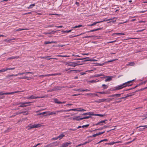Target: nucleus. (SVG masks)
<instances>
[{
    "mask_svg": "<svg viewBox=\"0 0 147 147\" xmlns=\"http://www.w3.org/2000/svg\"><path fill=\"white\" fill-rule=\"evenodd\" d=\"M134 80H133L132 81H128L126 82L123 83L122 85L116 86L114 87V90H120L126 86H131L132 84H129L132 82V81H133Z\"/></svg>",
    "mask_w": 147,
    "mask_h": 147,
    "instance_id": "obj_1",
    "label": "nucleus"
},
{
    "mask_svg": "<svg viewBox=\"0 0 147 147\" xmlns=\"http://www.w3.org/2000/svg\"><path fill=\"white\" fill-rule=\"evenodd\" d=\"M79 62V61H77L76 62H65V63L66 65L75 67L76 66L82 65V64L78 63Z\"/></svg>",
    "mask_w": 147,
    "mask_h": 147,
    "instance_id": "obj_2",
    "label": "nucleus"
},
{
    "mask_svg": "<svg viewBox=\"0 0 147 147\" xmlns=\"http://www.w3.org/2000/svg\"><path fill=\"white\" fill-rule=\"evenodd\" d=\"M80 109L79 108H76V109H70L69 110H62L60 111H56L57 113H58L60 112H68L70 111H80Z\"/></svg>",
    "mask_w": 147,
    "mask_h": 147,
    "instance_id": "obj_3",
    "label": "nucleus"
},
{
    "mask_svg": "<svg viewBox=\"0 0 147 147\" xmlns=\"http://www.w3.org/2000/svg\"><path fill=\"white\" fill-rule=\"evenodd\" d=\"M32 102H21L19 103V104H21V105L19 106V107H26L27 106V105H26V104H29L32 103Z\"/></svg>",
    "mask_w": 147,
    "mask_h": 147,
    "instance_id": "obj_4",
    "label": "nucleus"
},
{
    "mask_svg": "<svg viewBox=\"0 0 147 147\" xmlns=\"http://www.w3.org/2000/svg\"><path fill=\"white\" fill-rule=\"evenodd\" d=\"M24 92V91H15V92H5V93H3V95H8V94H14L15 93H16L23 92Z\"/></svg>",
    "mask_w": 147,
    "mask_h": 147,
    "instance_id": "obj_5",
    "label": "nucleus"
},
{
    "mask_svg": "<svg viewBox=\"0 0 147 147\" xmlns=\"http://www.w3.org/2000/svg\"><path fill=\"white\" fill-rule=\"evenodd\" d=\"M110 20V19H109V20H102V21H98V22H94L93 23V24H89V25H87V26H94V25H95L97 23H101V22H103L104 21H109V20Z\"/></svg>",
    "mask_w": 147,
    "mask_h": 147,
    "instance_id": "obj_6",
    "label": "nucleus"
},
{
    "mask_svg": "<svg viewBox=\"0 0 147 147\" xmlns=\"http://www.w3.org/2000/svg\"><path fill=\"white\" fill-rule=\"evenodd\" d=\"M30 125L31 126V128H32V129L34 128H37L41 126L40 124H34L33 125H31V124Z\"/></svg>",
    "mask_w": 147,
    "mask_h": 147,
    "instance_id": "obj_7",
    "label": "nucleus"
},
{
    "mask_svg": "<svg viewBox=\"0 0 147 147\" xmlns=\"http://www.w3.org/2000/svg\"><path fill=\"white\" fill-rule=\"evenodd\" d=\"M72 144L71 142H69L64 143L62 144V147H67L69 145H70Z\"/></svg>",
    "mask_w": 147,
    "mask_h": 147,
    "instance_id": "obj_8",
    "label": "nucleus"
},
{
    "mask_svg": "<svg viewBox=\"0 0 147 147\" xmlns=\"http://www.w3.org/2000/svg\"><path fill=\"white\" fill-rule=\"evenodd\" d=\"M72 119L74 120H76L77 121H79L82 120L81 118H80V116H76L72 118Z\"/></svg>",
    "mask_w": 147,
    "mask_h": 147,
    "instance_id": "obj_9",
    "label": "nucleus"
},
{
    "mask_svg": "<svg viewBox=\"0 0 147 147\" xmlns=\"http://www.w3.org/2000/svg\"><path fill=\"white\" fill-rule=\"evenodd\" d=\"M45 96H43L41 97H39L38 96H34L33 95H32L30 96V99H36V98H43L44 97H45Z\"/></svg>",
    "mask_w": 147,
    "mask_h": 147,
    "instance_id": "obj_10",
    "label": "nucleus"
},
{
    "mask_svg": "<svg viewBox=\"0 0 147 147\" xmlns=\"http://www.w3.org/2000/svg\"><path fill=\"white\" fill-rule=\"evenodd\" d=\"M105 101V99H99L98 100L95 101V102L98 103L103 102Z\"/></svg>",
    "mask_w": 147,
    "mask_h": 147,
    "instance_id": "obj_11",
    "label": "nucleus"
},
{
    "mask_svg": "<svg viewBox=\"0 0 147 147\" xmlns=\"http://www.w3.org/2000/svg\"><path fill=\"white\" fill-rule=\"evenodd\" d=\"M101 29H102V28H98L96 29L91 30H90L88 31L87 32H94V31H97L98 30H101Z\"/></svg>",
    "mask_w": 147,
    "mask_h": 147,
    "instance_id": "obj_12",
    "label": "nucleus"
},
{
    "mask_svg": "<svg viewBox=\"0 0 147 147\" xmlns=\"http://www.w3.org/2000/svg\"><path fill=\"white\" fill-rule=\"evenodd\" d=\"M64 136L65 135L63 134V133H62L61 134L58 136V138L59 139V140H61L62 139Z\"/></svg>",
    "mask_w": 147,
    "mask_h": 147,
    "instance_id": "obj_13",
    "label": "nucleus"
},
{
    "mask_svg": "<svg viewBox=\"0 0 147 147\" xmlns=\"http://www.w3.org/2000/svg\"><path fill=\"white\" fill-rule=\"evenodd\" d=\"M19 58V56H12L11 57L8 58L7 59L9 60L10 59H18Z\"/></svg>",
    "mask_w": 147,
    "mask_h": 147,
    "instance_id": "obj_14",
    "label": "nucleus"
},
{
    "mask_svg": "<svg viewBox=\"0 0 147 147\" xmlns=\"http://www.w3.org/2000/svg\"><path fill=\"white\" fill-rule=\"evenodd\" d=\"M48 114L47 115H52L53 114L55 115L56 114V112H48Z\"/></svg>",
    "mask_w": 147,
    "mask_h": 147,
    "instance_id": "obj_15",
    "label": "nucleus"
},
{
    "mask_svg": "<svg viewBox=\"0 0 147 147\" xmlns=\"http://www.w3.org/2000/svg\"><path fill=\"white\" fill-rule=\"evenodd\" d=\"M114 35H117L119 36L123 35L125 34L123 32L121 33H116L113 34Z\"/></svg>",
    "mask_w": 147,
    "mask_h": 147,
    "instance_id": "obj_16",
    "label": "nucleus"
},
{
    "mask_svg": "<svg viewBox=\"0 0 147 147\" xmlns=\"http://www.w3.org/2000/svg\"><path fill=\"white\" fill-rule=\"evenodd\" d=\"M135 63L134 62H131L129 63H128L127 64V66H134L135 65Z\"/></svg>",
    "mask_w": 147,
    "mask_h": 147,
    "instance_id": "obj_17",
    "label": "nucleus"
},
{
    "mask_svg": "<svg viewBox=\"0 0 147 147\" xmlns=\"http://www.w3.org/2000/svg\"><path fill=\"white\" fill-rule=\"evenodd\" d=\"M53 146V143H51L50 144H47L44 147H51Z\"/></svg>",
    "mask_w": 147,
    "mask_h": 147,
    "instance_id": "obj_18",
    "label": "nucleus"
},
{
    "mask_svg": "<svg viewBox=\"0 0 147 147\" xmlns=\"http://www.w3.org/2000/svg\"><path fill=\"white\" fill-rule=\"evenodd\" d=\"M57 74H50L46 75V76H54L58 75Z\"/></svg>",
    "mask_w": 147,
    "mask_h": 147,
    "instance_id": "obj_19",
    "label": "nucleus"
},
{
    "mask_svg": "<svg viewBox=\"0 0 147 147\" xmlns=\"http://www.w3.org/2000/svg\"><path fill=\"white\" fill-rule=\"evenodd\" d=\"M54 102L56 103L60 104L61 103V101H59L58 99H57L56 98L54 100Z\"/></svg>",
    "mask_w": 147,
    "mask_h": 147,
    "instance_id": "obj_20",
    "label": "nucleus"
},
{
    "mask_svg": "<svg viewBox=\"0 0 147 147\" xmlns=\"http://www.w3.org/2000/svg\"><path fill=\"white\" fill-rule=\"evenodd\" d=\"M112 80V78L111 77L108 76V77L105 80V82L109 81Z\"/></svg>",
    "mask_w": 147,
    "mask_h": 147,
    "instance_id": "obj_21",
    "label": "nucleus"
},
{
    "mask_svg": "<svg viewBox=\"0 0 147 147\" xmlns=\"http://www.w3.org/2000/svg\"><path fill=\"white\" fill-rule=\"evenodd\" d=\"M102 86L104 88V89H107L108 87V86L107 85H105V84H102Z\"/></svg>",
    "mask_w": 147,
    "mask_h": 147,
    "instance_id": "obj_22",
    "label": "nucleus"
},
{
    "mask_svg": "<svg viewBox=\"0 0 147 147\" xmlns=\"http://www.w3.org/2000/svg\"><path fill=\"white\" fill-rule=\"evenodd\" d=\"M92 115L91 114V113L90 112H88V113H84L82 114V115Z\"/></svg>",
    "mask_w": 147,
    "mask_h": 147,
    "instance_id": "obj_23",
    "label": "nucleus"
},
{
    "mask_svg": "<svg viewBox=\"0 0 147 147\" xmlns=\"http://www.w3.org/2000/svg\"><path fill=\"white\" fill-rule=\"evenodd\" d=\"M22 113L24 115H27L28 114V111H22Z\"/></svg>",
    "mask_w": 147,
    "mask_h": 147,
    "instance_id": "obj_24",
    "label": "nucleus"
},
{
    "mask_svg": "<svg viewBox=\"0 0 147 147\" xmlns=\"http://www.w3.org/2000/svg\"><path fill=\"white\" fill-rule=\"evenodd\" d=\"M35 4H32L30 5L29 7H28V9H30L31 8H32L34 6H35Z\"/></svg>",
    "mask_w": 147,
    "mask_h": 147,
    "instance_id": "obj_25",
    "label": "nucleus"
},
{
    "mask_svg": "<svg viewBox=\"0 0 147 147\" xmlns=\"http://www.w3.org/2000/svg\"><path fill=\"white\" fill-rule=\"evenodd\" d=\"M104 76V75L103 74H97L95 75L94 76V77H100V76Z\"/></svg>",
    "mask_w": 147,
    "mask_h": 147,
    "instance_id": "obj_26",
    "label": "nucleus"
},
{
    "mask_svg": "<svg viewBox=\"0 0 147 147\" xmlns=\"http://www.w3.org/2000/svg\"><path fill=\"white\" fill-rule=\"evenodd\" d=\"M105 101L109 102L113 100V98H107V99H105Z\"/></svg>",
    "mask_w": 147,
    "mask_h": 147,
    "instance_id": "obj_27",
    "label": "nucleus"
},
{
    "mask_svg": "<svg viewBox=\"0 0 147 147\" xmlns=\"http://www.w3.org/2000/svg\"><path fill=\"white\" fill-rule=\"evenodd\" d=\"M101 121L98 122L97 123L95 124V125H103V124L102 123H101Z\"/></svg>",
    "mask_w": 147,
    "mask_h": 147,
    "instance_id": "obj_28",
    "label": "nucleus"
},
{
    "mask_svg": "<svg viewBox=\"0 0 147 147\" xmlns=\"http://www.w3.org/2000/svg\"><path fill=\"white\" fill-rule=\"evenodd\" d=\"M96 93H99V94H107V92H104V91L101 92H96Z\"/></svg>",
    "mask_w": 147,
    "mask_h": 147,
    "instance_id": "obj_29",
    "label": "nucleus"
},
{
    "mask_svg": "<svg viewBox=\"0 0 147 147\" xmlns=\"http://www.w3.org/2000/svg\"><path fill=\"white\" fill-rule=\"evenodd\" d=\"M99 81V80H91L89 81V82L90 83H94V82H98Z\"/></svg>",
    "mask_w": 147,
    "mask_h": 147,
    "instance_id": "obj_30",
    "label": "nucleus"
},
{
    "mask_svg": "<svg viewBox=\"0 0 147 147\" xmlns=\"http://www.w3.org/2000/svg\"><path fill=\"white\" fill-rule=\"evenodd\" d=\"M122 94H115V97H118L121 96Z\"/></svg>",
    "mask_w": 147,
    "mask_h": 147,
    "instance_id": "obj_31",
    "label": "nucleus"
},
{
    "mask_svg": "<svg viewBox=\"0 0 147 147\" xmlns=\"http://www.w3.org/2000/svg\"><path fill=\"white\" fill-rule=\"evenodd\" d=\"M108 141V140L107 139H103V140H100L99 142H98L97 143V144L100 143L102 142H103V141Z\"/></svg>",
    "mask_w": 147,
    "mask_h": 147,
    "instance_id": "obj_32",
    "label": "nucleus"
},
{
    "mask_svg": "<svg viewBox=\"0 0 147 147\" xmlns=\"http://www.w3.org/2000/svg\"><path fill=\"white\" fill-rule=\"evenodd\" d=\"M115 143V142H112L110 143H106L105 144L108 145H113Z\"/></svg>",
    "mask_w": 147,
    "mask_h": 147,
    "instance_id": "obj_33",
    "label": "nucleus"
},
{
    "mask_svg": "<svg viewBox=\"0 0 147 147\" xmlns=\"http://www.w3.org/2000/svg\"><path fill=\"white\" fill-rule=\"evenodd\" d=\"M48 113V112H42V113H39V114H38L37 115H44V114H46V113Z\"/></svg>",
    "mask_w": 147,
    "mask_h": 147,
    "instance_id": "obj_34",
    "label": "nucleus"
},
{
    "mask_svg": "<svg viewBox=\"0 0 147 147\" xmlns=\"http://www.w3.org/2000/svg\"><path fill=\"white\" fill-rule=\"evenodd\" d=\"M73 71H75L76 73L79 72L80 71L79 70H71L69 71L68 72V73H70L71 72H72Z\"/></svg>",
    "mask_w": 147,
    "mask_h": 147,
    "instance_id": "obj_35",
    "label": "nucleus"
},
{
    "mask_svg": "<svg viewBox=\"0 0 147 147\" xmlns=\"http://www.w3.org/2000/svg\"><path fill=\"white\" fill-rule=\"evenodd\" d=\"M90 117H91L90 116H86L82 118H81V119H82V120L83 119H88L90 118Z\"/></svg>",
    "mask_w": 147,
    "mask_h": 147,
    "instance_id": "obj_36",
    "label": "nucleus"
},
{
    "mask_svg": "<svg viewBox=\"0 0 147 147\" xmlns=\"http://www.w3.org/2000/svg\"><path fill=\"white\" fill-rule=\"evenodd\" d=\"M96 116H100V117H103L105 116H106V115L104 114V115H102V114H97L95 115Z\"/></svg>",
    "mask_w": 147,
    "mask_h": 147,
    "instance_id": "obj_37",
    "label": "nucleus"
},
{
    "mask_svg": "<svg viewBox=\"0 0 147 147\" xmlns=\"http://www.w3.org/2000/svg\"><path fill=\"white\" fill-rule=\"evenodd\" d=\"M26 29H22V28H19V29H16V31H18L23 30H26Z\"/></svg>",
    "mask_w": 147,
    "mask_h": 147,
    "instance_id": "obj_38",
    "label": "nucleus"
},
{
    "mask_svg": "<svg viewBox=\"0 0 147 147\" xmlns=\"http://www.w3.org/2000/svg\"><path fill=\"white\" fill-rule=\"evenodd\" d=\"M71 30H66V31H62V32H63V33H66V32L69 33V32H71Z\"/></svg>",
    "mask_w": 147,
    "mask_h": 147,
    "instance_id": "obj_39",
    "label": "nucleus"
},
{
    "mask_svg": "<svg viewBox=\"0 0 147 147\" xmlns=\"http://www.w3.org/2000/svg\"><path fill=\"white\" fill-rule=\"evenodd\" d=\"M61 88L60 87L57 86V87H55L54 88L55 89V90H60L61 89Z\"/></svg>",
    "mask_w": 147,
    "mask_h": 147,
    "instance_id": "obj_40",
    "label": "nucleus"
},
{
    "mask_svg": "<svg viewBox=\"0 0 147 147\" xmlns=\"http://www.w3.org/2000/svg\"><path fill=\"white\" fill-rule=\"evenodd\" d=\"M23 77V79H26L27 80H29L30 79V78L27 76H24Z\"/></svg>",
    "mask_w": 147,
    "mask_h": 147,
    "instance_id": "obj_41",
    "label": "nucleus"
},
{
    "mask_svg": "<svg viewBox=\"0 0 147 147\" xmlns=\"http://www.w3.org/2000/svg\"><path fill=\"white\" fill-rule=\"evenodd\" d=\"M6 71H7L6 68L5 69H3L0 70V73L4 72Z\"/></svg>",
    "mask_w": 147,
    "mask_h": 147,
    "instance_id": "obj_42",
    "label": "nucleus"
},
{
    "mask_svg": "<svg viewBox=\"0 0 147 147\" xmlns=\"http://www.w3.org/2000/svg\"><path fill=\"white\" fill-rule=\"evenodd\" d=\"M55 90V88H53L51 90H47V92H50L52 91H53Z\"/></svg>",
    "mask_w": 147,
    "mask_h": 147,
    "instance_id": "obj_43",
    "label": "nucleus"
},
{
    "mask_svg": "<svg viewBox=\"0 0 147 147\" xmlns=\"http://www.w3.org/2000/svg\"><path fill=\"white\" fill-rule=\"evenodd\" d=\"M107 121V120L106 119L104 120H103L102 121H101V123H102L103 124H105L106 123V122Z\"/></svg>",
    "mask_w": 147,
    "mask_h": 147,
    "instance_id": "obj_44",
    "label": "nucleus"
},
{
    "mask_svg": "<svg viewBox=\"0 0 147 147\" xmlns=\"http://www.w3.org/2000/svg\"><path fill=\"white\" fill-rule=\"evenodd\" d=\"M31 127L30 125H29L26 127V128H27L28 130H29L31 129H32V128Z\"/></svg>",
    "mask_w": 147,
    "mask_h": 147,
    "instance_id": "obj_45",
    "label": "nucleus"
},
{
    "mask_svg": "<svg viewBox=\"0 0 147 147\" xmlns=\"http://www.w3.org/2000/svg\"><path fill=\"white\" fill-rule=\"evenodd\" d=\"M105 132V131L102 132H99L98 133H97V134L98 135V136L100 135L103 134Z\"/></svg>",
    "mask_w": 147,
    "mask_h": 147,
    "instance_id": "obj_46",
    "label": "nucleus"
},
{
    "mask_svg": "<svg viewBox=\"0 0 147 147\" xmlns=\"http://www.w3.org/2000/svg\"><path fill=\"white\" fill-rule=\"evenodd\" d=\"M103 129V127H100L99 128H98V129H96L94 130V131H95V130H101Z\"/></svg>",
    "mask_w": 147,
    "mask_h": 147,
    "instance_id": "obj_47",
    "label": "nucleus"
},
{
    "mask_svg": "<svg viewBox=\"0 0 147 147\" xmlns=\"http://www.w3.org/2000/svg\"><path fill=\"white\" fill-rule=\"evenodd\" d=\"M15 69V67L10 68H7V70H13Z\"/></svg>",
    "mask_w": 147,
    "mask_h": 147,
    "instance_id": "obj_48",
    "label": "nucleus"
},
{
    "mask_svg": "<svg viewBox=\"0 0 147 147\" xmlns=\"http://www.w3.org/2000/svg\"><path fill=\"white\" fill-rule=\"evenodd\" d=\"M105 64V63H98L97 64V65L98 66H102Z\"/></svg>",
    "mask_w": 147,
    "mask_h": 147,
    "instance_id": "obj_49",
    "label": "nucleus"
},
{
    "mask_svg": "<svg viewBox=\"0 0 147 147\" xmlns=\"http://www.w3.org/2000/svg\"><path fill=\"white\" fill-rule=\"evenodd\" d=\"M89 124H87V125H82V127L83 128H84V127H88L89 126Z\"/></svg>",
    "mask_w": 147,
    "mask_h": 147,
    "instance_id": "obj_50",
    "label": "nucleus"
},
{
    "mask_svg": "<svg viewBox=\"0 0 147 147\" xmlns=\"http://www.w3.org/2000/svg\"><path fill=\"white\" fill-rule=\"evenodd\" d=\"M87 94L94 95L95 96H98V94L95 93Z\"/></svg>",
    "mask_w": 147,
    "mask_h": 147,
    "instance_id": "obj_51",
    "label": "nucleus"
},
{
    "mask_svg": "<svg viewBox=\"0 0 147 147\" xmlns=\"http://www.w3.org/2000/svg\"><path fill=\"white\" fill-rule=\"evenodd\" d=\"M90 90H88V89H86V90H81L80 91L81 92H84L85 91H90Z\"/></svg>",
    "mask_w": 147,
    "mask_h": 147,
    "instance_id": "obj_52",
    "label": "nucleus"
},
{
    "mask_svg": "<svg viewBox=\"0 0 147 147\" xmlns=\"http://www.w3.org/2000/svg\"><path fill=\"white\" fill-rule=\"evenodd\" d=\"M49 56H45V57H41V59H47V58L48 57H49Z\"/></svg>",
    "mask_w": 147,
    "mask_h": 147,
    "instance_id": "obj_53",
    "label": "nucleus"
},
{
    "mask_svg": "<svg viewBox=\"0 0 147 147\" xmlns=\"http://www.w3.org/2000/svg\"><path fill=\"white\" fill-rule=\"evenodd\" d=\"M85 61H97V60H95V59H90V60H85Z\"/></svg>",
    "mask_w": 147,
    "mask_h": 147,
    "instance_id": "obj_54",
    "label": "nucleus"
},
{
    "mask_svg": "<svg viewBox=\"0 0 147 147\" xmlns=\"http://www.w3.org/2000/svg\"><path fill=\"white\" fill-rule=\"evenodd\" d=\"M98 136V135L97 134V133H96V134H94V135H93L92 136H90V137H96V136Z\"/></svg>",
    "mask_w": 147,
    "mask_h": 147,
    "instance_id": "obj_55",
    "label": "nucleus"
},
{
    "mask_svg": "<svg viewBox=\"0 0 147 147\" xmlns=\"http://www.w3.org/2000/svg\"><path fill=\"white\" fill-rule=\"evenodd\" d=\"M45 45H47L49 44H51V42H49V41H46L45 42Z\"/></svg>",
    "mask_w": 147,
    "mask_h": 147,
    "instance_id": "obj_56",
    "label": "nucleus"
},
{
    "mask_svg": "<svg viewBox=\"0 0 147 147\" xmlns=\"http://www.w3.org/2000/svg\"><path fill=\"white\" fill-rule=\"evenodd\" d=\"M83 90L82 89H74V90H75V91H80V90Z\"/></svg>",
    "mask_w": 147,
    "mask_h": 147,
    "instance_id": "obj_57",
    "label": "nucleus"
},
{
    "mask_svg": "<svg viewBox=\"0 0 147 147\" xmlns=\"http://www.w3.org/2000/svg\"><path fill=\"white\" fill-rule=\"evenodd\" d=\"M80 109V111H86V110L84 109H82V108H79Z\"/></svg>",
    "mask_w": 147,
    "mask_h": 147,
    "instance_id": "obj_58",
    "label": "nucleus"
},
{
    "mask_svg": "<svg viewBox=\"0 0 147 147\" xmlns=\"http://www.w3.org/2000/svg\"><path fill=\"white\" fill-rule=\"evenodd\" d=\"M117 60V59H113V60H111L109 61H108L107 62L109 63V62H110L113 61H115V60Z\"/></svg>",
    "mask_w": 147,
    "mask_h": 147,
    "instance_id": "obj_59",
    "label": "nucleus"
},
{
    "mask_svg": "<svg viewBox=\"0 0 147 147\" xmlns=\"http://www.w3.org/2000/svg\"><path fill=\"white\" fill-rule=\"evenodd\" d=\"M145 127V128H143V129H144L145 128H147V125H144V126H139V127Z\"/></svg>",
    "mask_w": 147,
    "mask_h": 147,
    "instance_id": "obj_60",
    "label": "nucleus"
},
{
    "mask_svg": "<svg viewBox=\"0 0 147 147\" xmlns=\"http://www.w3.org/2000/svg\"><path fill=\"white\" fill-rule=\"evenodd\" d=\"M53 32V31L52 32H47L45 33V34H52V33Z\"/></svg>",
    "mask_w": 147,
    "mask_h": 147,
    "instance_id": "obj_61",
    "label": "nucleus"
},
{
    "mask_svg": "<svg viewBox=\"0 0 147 147\" xmlns=\"http://www.w3.org/2000/svg\"><path fill=\"white\" fill-rule=\"evenodd\" d=\"M132 96V95L131 94H127L126 95V96H125L126 97V98L128 97L129 96Z\"/></svg>",
    "mask_w": 147,
    "mask_h": 147,
    "instance_id": "obj_62",
    "label": "nucleus"
},
{
    "mask_svg": "<svg viewBox=\"0 0 147 147\" xmlns=\"http://www.w3.org/2000/svg\"><path fill=\"white\" fill-rule=\"evenodd\" d=\"M21 113H22V112H21V111H18V112L16 113V115H18V114H20Z\"/></svg>",
    "mask_w": 147,
    "mask_h": 147,
    "instance_id": "obj_63",
    "label": "nucleus"
},
{
    "mask_svg": "<svg viewBox=\"0 0 147 147\" xmlns=\"http://www.w3.org/2000/svg\"><path fill=\"white\" fill-rule=\"evenodd\" d=\"M58 139V137H55V138H53L52 139L54 140H57Z\"/></svg>",
    "mask_w": 147,
    "mask_h": 147,
    "instance_id": "obj_64",
    "label": "nucleus"
}]
</instances>
